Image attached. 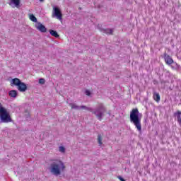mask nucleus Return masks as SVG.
I'll return each mask as SVG.
<instances>
[{
	"label": "nucleus",
	"mask_w": 181,
	"mask_h": 181,
	"mask_svg": "<svg viewBox=\"0 0 181 181\" xmlns=\"http://www.w3.org/2000/svg\"><path fill=\"white\" fill-rule=\"evenodd\" d=\"M51 175L54 176H60L62 172H64L66 165L64 163L59 159H51L49 160V166L48 168Z\"/></svg>",
	"instance_id": "nucleus-1"
},
{
	"label": "nucleus",
	"mask_w": 181,
	"mask_h": 181,
	"mask_svg": "<svg viewBox=\"0 0 181 181\" xmlns=\"http://www.w3.org/2000/svg\"><path fill=\"white\" fill-rule=\"evenodd\" d=\"M141 113L138 108L133 109L130 112V122L134 124L139 132H142V124H141Z\"/></svg>",
	"instance_id": "nucleus-2"
},
{
	"label": "nucleus",
	"mask_w": 181,
	"mask_h": 181,
	"mask_svg": "<svg viewBox=\"0 0 181 181\" xmlns=\"http://www.w3.org/2000/svg\"><path fill=\"white\" fill-rule=\"evenodd\" d=\"M107 112V108L104 106V104L99 103L95 109H93L92 114L96 117L98 121H103Z\"/></svg>",
	"instance_id": "nucleus-3"
},
{
	"label": "nucleus",
	"mask_w": 181,
	"mask_h": 181,
	"mask_svg": "<svg viewBox=\"0 0 181 181\" xmlns=\"http://www.w3.org/2000/svg\"><path fill=\"white\" fill-rule=\"evenodd\" d=\"M0 122L8 124V122H12V118L11 115L6 108L4 107L2 103H0Z\"/></svg>",
	"instance_id": "nucleus-4"
},
{
	"label": "nucleus",
	"mask_w": 181,
	"mask_h": 181,
	"mask_svg": "<svg viewBox=\"0 0 181 181\" xmlns=\"http://www.w3.org/2000/svg\"><path fill=\"white\" fill-rule=\"evenodd\" d=\"M11 87L16 86L18 91H21V93H25V91L28 90V86H26V83L22 82V81L18 78H13L11 81Z\"/></svg>",
	"instance_id": "nucleus-5"
},
{
	"label": "nucleus",
	"mask_w": 181,
	"mask_h": 181,
	"mask_svg": "<svg viewBox=\"0 0 181 181\" xmlns=\"http://www.w3.org/2000/svg\"><path fill=\"white\" fill-rule=\"evenodd\" d=\"M52 16H56L57 19L62 21V15L60 9L56 6L53 7Z\"/></svg>",
	"instance_id": "nucleus-6"
},
{
	"label": "nucleus",
	"mask_w": 181,
	"mask_h": 181,
	"mask_svg": "<svg viewBox=\"0 0 181 181\" xmlns=\"http://www.w3.org/2000/svg\"><path fill=\"white\" fill-rule=\"evenodd\" d=\"M35 28L37 30H39L41 33H46V32H47V28L40 22L35 24Z\"/></svg>",
	"instance_id": "nucleus-7"
},
{
	"label": "nucleus",
	"mask_w": 181,
	"mask_h": 181,
	"mask_svg": "<svg viewBox=\"0 0 181 181\" xmlns=\"http://www.w3.org/2000/svg\"><path fill=\"white\" fill-rule=\"evenodd\" d=\"M8 5H10L11 8H17L19 9L21 8V0H10Z\"/></svg>",
	"instance_id": "nucleus-8"
},
{
	"label": "nucleus",
	"mask_w": 181,
	"mask_h": 181,
	"mask_svg": "<svg viewBox=\"0 0 181 181\" xmlns=\"http://www.w3.org/2000/svg\"><path fill=\"white\" fill-rule=\"evenodd\" d=\"M164 59L166 64H168L169 66H170V64H173V59L170 56L168 55V54H164Z\"/></svg>",
	"instance_id": "nucleus-9"
},
{
	"label": "nucleus",
	"mask_w": 181,
	"mask_h": 181,
	"mask_svg": "<svg viewBox=\"0 0 181 181\" xmlns=\"http://www.w3.org/2000/svg\"><path fill=\"white\" fill-rule=\"evenodd\" d=\"M174 117H176L177 122H178L179 125H181V112L177 111L174 113Z\"/></svg>",
	"instance_id": "nucleus-10"
},
{
	"label": "nucleus",
	"mask_w": 181,
	"mask_h": 181,
	"mask_svg": "<svg viewBox=\"0 0 181 181\" xmlns=\"http://www.w3.org/2000/svg\"><path fill=\"white\" fill-rule=\"evenodd\" d=\"M8 95L10 97H12L13 98H16V96L18 95V91L16 90H10L8 93Z\"/></svg>",
	"instance_id": "nucleus-11"
},
{
	"label": "nucleus",
	"mask_w": 181,
	"mask_h": 181,
	"mask_svg": "<svg viewBox=\"0 0 181 181\" xmlns=\"http://www.w3.org/2000/svg\"><path fill=\"white\" fill-rule=\"evenodd\" d=\"M69 105L71 106V110H76L78 111L81 110V106H78L76 103H69Z\"/></svg>",
	"instance_id": "nucleus-12"
},
{
	"label": "nucleus",
	"mask_w": 181,
	"mask_h": 181,
	"mask_svg": "<svg viewBox=\"0 0 181 181\" xmlns=\"http://www.w3.org/2000/svg\"><path fill=\"white\" fill-rule=\"evenodd\" d=\"M101 32L105 33L106 35H112L113 30L112 29L107 28V29H102Z\"/></svg>",
	"instance_id": "nucleus-13"
},
{
	"label": "nucleus",
	"mask_w": 181,
	"mask_h": 181,
	"mask_svg": "<svg viewBox=\"0 0 181 181\" xmlns=\"http://www.w3.org/2000/svg\"><path fill=\"white\" fill-rule=\"evenodd\" d=\"M153 98L156 103H159L160 101V95L158 93H154Z\"/></svg>",
	"instance_id": "nucleus-14"
},
{
	"label": "nucleus",
	"mask_w": 181,
	"mask_h": 181,
	"mask_svg": "<svg viewBox=\"0 0 181 181\" xmlns=\"http://www.w3.org/2000/svg\"><path fill=\"white\" fill-rule=\"evenodd\" d=\"M49 33L52 36H54V37H59L60 35L57 33V31L54 30H50Z\"/></svg>",
	"instance_id": "nucleus-15"
},
{
	"label": "nucleus",
	"mask_w": 181,
	"mask_h": 181,
	"mask_svg": "<svg viewBox=\"0 0 181 181\" xmlns=\"http://www.w3.org/2000/svg\"><path fill=\"white\" fill-rule=\"evenodd\" d=\"M81 110H85L86 111H90V112H92L93 108L87 107L86 105H81Z\"/></svg>",
	"instance_id": "nucleus-16"
},
{
	"label": "nucleus",
	"mask_w": 181,
	"mask_h": 181,
	"mask_svg": "<svg viewBox=\"0 0 181 181\" xmlns=\"http://www.w3.org/2000/svg\"><path fill=\"white\" fill-rule=\"evenodd\" d=\"M29 18L32 21V22H35V23H37V18H35V15L30 14Z\"/></svg>",
	"instance_id": "nucleus-17"
},
{
	"label": "nucleus",
	"mask_w": 181,
	"mask_h": 181,
	"mask_svg": "<svg viewBox=\"0 0 181 181\" xmlns=\"http://www.w3.org/2000/svg\"><path fill=\"white\" fill-rule=\"evenodd\" d=\"M98 144H99V146L103 145V138L101 137V134L98 135Z\"/></svg>",
	"instance_id": "nucleus-18"
},
{
	"label": "nucleus",
	"mask_w": 181,
	"mask_h": 181,
	"mask_svg": "<svg viewBox=\"0 0 181 181\" xmlns=\"http://www.w3.org/2000/svg\"><path fill=\"white\" fill-rule=\"evenodd\" d=\"M59 152H62V153H64L66 152V148L63 146H59Z\"/></svg>",
	"instance_id": "nucleus-19"
},
{
	"label": "nucleus",
	"mask_w": 181,
	"mask_h": 181,
	"mask_svg": "<svg viewBox=\"0 0 181 181\" xmlns=\"http://www.w3.org/2000/svg\"><path fill=\"white\" fill-rule=\"evenodd\" d=\"M45 82H46V81L45 80V78H40L39 79L40 84H45Z\"/></svg>",
	"instance_id": "nucleus-20"
},
{
	"label": "nucleus",
	"mask_w": 181,
	"mask_h": 181,
	"mask_svg": "<svg viewBox=\"0 0 181 181\" xmlns=\"http://www.w3.org/2000/svg\"><path fill=\"white\" fill-rule=\"evenodd\" d=\"M85 94H86V95L90 96V95H91V92H90V90H86L85 91Z\"/></svg>",
	"instance_id": "nucleus-21"
},
{
	"label": "nucleus",
	"mask_w": 181,
	"mask_h": 181,
	"mask_svg": "<svg viewBox=\"0 0 181 181\" xmlns=\"http://www.w3.org/2000/svg\"><path fill=\"white\" fill-rule=\"evenodd\" d=\"M45 0H40V2H43Z\"/></svg>",
	"instance_id": "nucleus-22"
}]
</instances>
